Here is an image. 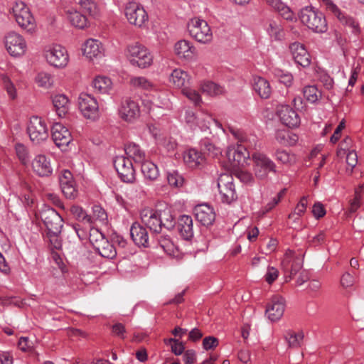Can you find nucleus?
<instances>
[{
    "mask_svg": "<svg viewBox=\"0 0 364 364\" xmlns=\"http://www.w3.org/2000/svg\"><path fill=\"white\" fill-rule=\"evenodd\" d=\"M165 343L166 345L170 346L171 351L175 355H180L182 354V342L174 338H170L168 340H165Z\"/></svg>",
    "mask_w": 364,
    "mask_h": 364,
    "instance_id": "680f3d73",
    "label": "nucleus"
},
{
    "mask_svg": "<svg viewBox=\"0 0 364 364\" xmlns=\"http://www.w3.org/2000/svg\"><path fill=\"white\" fill-rule=\"evenodd\" d=\"M321 2L322 5L326 9V10L332 13L341 22L350 25L354 28H357L358 25L353 21L352 18L345 16V15L341 11V10L332 0H321Z\"/></svg>",
    "mask_w": 364,
    "mask_h": 364,
    "instance_id": "cd10ccee",
    "label": "nucleus"
},
{
    "mask_svg": "<svg viewBox=\"0 0 364 364\" xmlns=\"http://www.w3.org/2000/svg\"><path fill=\"white\" fill-rule=\"evenodd\" d=\"M60 232H55V231H48L45 240L48 241L50 247L54 249H60L61 247V240L60 239Z\"/></svg>",
    "mask_w": 364,
    "mask_h": 364,
    "instance_id": "6e6d98bb",
    "label": "nucleus"
},
{
    "mask_svg": "<svg viewBox=\"0 0 364 364\" xmlns=\"http://www.w3.org/2000/svg\"><path fill=\"white\" fill-rule=\"evenodd\" d=\"M35 82L38 87L43 89H49L53 85L54 77L48 72L41 71L36 75Z\"/></svg>",
    "mask_w": 364,
    "mask_h": 364,
    "instance_id": "37998d69",
    "label": "nucleus"
},
{
    "mask_svg": "<svg viewBox=\"0 0 364 364\" xmlns=\"http://www.w3.org/2000/svg\"><path fill=\"white\" fill-rule=\"evenodd\" d=\"M275 139L281 145L294 146L298 141V136L286 129H278L275 133Z\"/></svg>",
    "mask_w": 364,
    "mask_h": 364,
    "instance_id": "72a5a7b5",
    "label": "nucleus"
},
{
    "mask_svg": "<svg viewBox=\"0 0 364 364\" xmlns=\"http://www.w3.org/2000/svg\"><path fill=\"white\" fill-rule=\"evenodd\" d=\"M285 310V300L283 297L273 296L270 303L267 307L266 314L272 321H279L283 316Z\"/></svg>",
    "mask_w": 364,
    "mask_h": 364,
    "instance_id": "b1692460",
    "label": "nucleus"
},
{
    "mask_svg": "<svg viewBox=\"0 0 364 364\" xmlns=\"http://www.w3.org/2000/svg\"><path fill=\"white\" fill-rule=\"evenodd\" d=\"M273 6L279 14L286 20L293 21L296 16L291 9L280 0H273Z\"/></svg>",
    "mask_w": 364,
    "mask_h": 364,
    "instance_id": "c03bdc74",
    "label": "nucleus"
},
{
    "mask_svg": "<svg viewBox=\"0 0 364 364\" xmlns=\"http://www.w3.org/2000/svg\"><path fill=\"white\" fill-rule=\"evenodd\" d=\"M202 92L209 96L216 97L225 92V88L219 84L213 81L204 80L200 82Z\"/></svg>",
    "mask_w": 364,
    "mask_h": 364,
    "instance_id": "e433bc0d",
    "label": "nucleus"
},
{
    "mask_svg": "<svg viewBox=\"0 0 364 364\" xmlns=\"http://www.w3.org/2000/svg\"><path fill=\"white\" fill-rule=\"evenodd\" d=\"M307 205V198L306 196L302 197L294 208V210L289 214V218H292L294 220H298L299 217L305 213Z\"/></svg>",
    "mask_w": 364,
    "mask_h": 364,
    "instance_id": "603ef678",
    "label": "nucleus"
},
{
    "mask_svg": "<svg viewBox=\"0 0 364 364\" xmlns=\"http://www.w3.org/2000/svg\"><path fill=\"white\" fill-rule=\"evenodd\" d=\"M304 97L310 103L317 102L321 97V92L315 85H307L302 90Z\"/></svg>",
    "mask_w": 364,
    "mask_h": 364,
    "instance_id": "49530a36",
    "label": "nucleus"
},
{
    "mask_svg": "<svg viewBox=\"0 0 364 364\" xmlns=\"http://www.w3.org/2000/svg\"><path fill=\"white\" fill-rule=\"evenodd\" d=\"M197 220L203 225L208 226L215 220V213L213 207L207 203L198 205L194 208Z\"/></svg>",
    "mask_w": 364,
    "mask_h": 364,
    "instance_id": "393cba45",
    "label": "nucleus"
},
{
    "mask_svg": "<svg viewBox=\"0 0 364 364\" xmlns=\"http://www.w3.org/2000/svg\"><path fill=\"white\" fill-rule=\"evenodd\" d=\"M303 262L301 254L296 255L294 251L287 250L282 261V267L285 273L291 276L296 274L302 267Z\"/></svg>",
    "mask_w": 364,
    "mask_h": 364,
    "instance_id": "aec40b11",
    "label": "nucleus"
},
{
    "mask_svg": "<svg viewBox=\"0 0 364 364\" xmlns=\"http://www.w3.org/2000/svg\"><path fill=\"white\" fill-rule=\"evenodd\" d=\"M31 141L40 144L48 138V128L43 119L38 116H33L30 118L27 127Z\"/></svg>",
    "mask_w": 364,
    "mask_h": 364,
    "instance_id": "1a4fd4ad",
    "label": "nucleus"
},
{
    "mask_svg": "<svg viewBox=\"0 0 364 364\" xmlns=\"http://www.w3.org/2000/svg\"><path fill=\"white\" fill-rule=\"evenodd\" d=\"M82 50L83 55L92 61L99 60L105 55V48L102 43L94 38L87 40L82 45Z\"/></svg>",
    "mask_w": 364,
    "mask_h": 364,
    "instance_id": "6ab92c4d",
    "label": "nucleus"
},
{
    "mask_svg": "<svg viewBox=\"0 0 364 364\" xmlns=\"http://www.w3.org/2000/svg\"><path fill=\"white\" fill-rule=\"evenodd\" d=\"M43 56L50 65L58 68H65L69 60L67 50L59 44L46 46L43 48Z\"/></svg>",
    "mask_w": 364,
    "mask_h": 364,
    "instance_id": "423d86ee",
    "label": "nucleus"
},
{
    "mask_svg": "<svg viewBox=\"0 0 364 364\" xmlns=\"http://www.w3.org/2000/svg\"><path fill=\"white\" fill-rule=\"evenodd\" d=\"M187 29L191 37L202 43L211 41L213 33L208 23L198 18L191 19L187 24Z\"/></svg>",
    "mask_w": 364,
    "mask_h": 364,
    "instance_id": "0eeeda50",
    "label": "nucleus"
},
{
    "mask_svg": "<svg viewBox=\"0 0 364 364\" xmlns=\"http://www.w3.org/2000/svg\"><path fill=\"white\" fill-rule=\"evenodd\" d=\"M218 188L223 203L230 204L237 199L233 178L231 175L228 173L221 174L218 180Z\"/></svg>",
    "mask_w": 364,
    "mask_h": 364,
    "instance_id": "9d476101",
    "label": "nucleus"
},
{
    "mask_svg": "<svg viewBox=\"0 0 364 364\" xmlns=\"http://www.w3.org/2000/svg\"><path fill=\"white\" fill-rule=\"evenodd\" d=\"M159 242L161 247L167 255H170L173 258H176V259H181L182 252L179 245L176 244L172 240L164 238Z\"/></svg>",
    "mask_w": 364,
    "mask_h": 364,
    "instance_id": "4c0bfd02",
    "label": "nucleus"
},
{
    "mask_svg": "<svg viewBox=\"0 0 364 364\" xmlns=\"http://www.w3.org/2000/svg\"><path fill=\"white\" fill-rule=\"evenodd\" d=\"M279 276V271L274 267H268L267 272L264 275L265 281L271 284Z\"/></svg>",
    "mask_w": 364,
    "mask_h": 364,
    "instance_id": "774afa93",
    "label": "nucleus"
},
{
    "mask_svg": "<svg viewBox=\"0 0 364 364\" xmlns=\"http://www.w3.org/2000/svg\"><path fill=\"white\" fill-rule=\"evenodd\" d=\"M185 46L187 49L183 50V59L188 62H195L198 58V50L193 46H191L190 43L186 41H183Z\"/></svg>",
    "mask_w": 364,
    "mask_h": 364,
    "instance_id": "4d7b16f0",
    "label": "nucleus"
},
{
    "mask_svg": "<svg viewBox=\"0 0 364 364\" xmlns=\"http://www.w3.org/2000/svg\"><path fill=\"white\" fill-rule=\"evenodd\" d=\"M15 151L18 159L22 164L28 165L31 162L29 151L24 144H16Z\"/></svg>",
    "mask_w": 364,
    "mask_h": 364,
    "instance_id": "8fccbe9b",
    "label": "nucleus"
},
{
    "mask_svg": "<svg viewBox=\"0 0 364 364\" xmlns=\"http://www.w3.org/2000/svg\"><path fill=\"white\" fill-rule=\"evenodd\" d=\"M14 199L19 202L20 208L23 210L33 203V198L30 193H25L21 196L15 195Z\"/></svg>",
    "mask_w": 364,
    "mask_h": 364,
    "instance_id": "052dcab7",
    "label": "nucleus"
},
{
    "mask_svg": "<svg viewBox=\"0 0 364 364\" xmlns=\"http://www.w3.org/2000/svg\"><path fill=\"white\" fill-rule=\"evenodd\" d=\"M79 109L86 119L95 121L100 114L97 100L90 94L81 93L78 97Z\"/></svg>",
    "mask_w": 364,
    "mask_h": 364,
    "instance_id": "9b49d317",
    "label": "nucleus"
},
{
    "mask_svg": "<svg viewBox=\"0 0 364 364\" xmlns=\"http://www.w3.org/2000/svg\"><path fill=\"white\" fill-rule=\"evenodd\" d=\"M118 113L120 118L124 121L134 122L140 116V108L136 101L130 98H126L121 102L118 108Z\"/></svg>",
    "mask_w": 364,
    "mask_h": 364,
    "instance_id": "2eb2a0df",
    "label": "nucleus"
},
{
    "mask_svg": "<svg viewBox=\"0 0 364 364\" xmlns=\"http://www.w3.org/2000/svg\"><path fill=\"white\" fill-rule=\"evenodd\" d=\"M70 213L73 218L79 222L87 224L92 223V218L81 207L77 205L70 208Z\"/></svg>",
    "mask_w": 364,
    "mask_h": 364,
    "instance_id": "a18cd8bd",
    "label": "nucleus"
},
{
    "mask_svg": "<svg viewBox=\"0 0 364 364\" xmlns=\"http://www.w3.org/2000/svg\"><path fill=\"white\" fill-rule=\"evenodd\" d=\"M227 156L229 161H232L233 166H244L247 164L250 154L246 146L237 144L228 148Z\"/></svg>",
    "mask_w": 364,
    "mask_h": 364,
    "instance_id": "f3484780",
    "label": "nucleus"
},
{
    "mask_svg": "<svg viewBox=\"0 0 364 364\" xmlns=\"http://www.w3.org/2000/svg\"><path fill=\"white\" fill-rule=\"evenodd\" d=\"M279 81L284 84L286 87H291L293 84L294 77L291 73L289 72L284 73L283 71L279 72L277 74Z\"/></svg>",
    "mask_w": 364,
    "mask_h": 364,
    "instance_id": "69168bd1",
    "label": "nucleus"
},
{
    "mask_svg": "<svg viewBox=\"0 0 364 364\" xmlns=\"http://www.w3.org/2000/svg\"><path fill=\"white\" fill-rule=\"evenodd\" d=\"M169 80L176 87H181L182 86V70L174 69L169 77Z\"/></svg>",
    "mask_w": 364,
    "mask_h": 364,
    "instance_id": "e2e57ef3",
    "label": "nucleus"
},
{
    "mask_svg": "<svg viewBox=\"0 0 364 364\" xmlns=\"http://www.w3.org/2000/svg\"><path fill=\"white\" fill-rule=\"evenodd\" d=\"M5 46L8 53L14 57L22 56L27 50L26 40L16 32H10L5 36Z\"/></svg>",
    "mask_w": 364,
    "mask_h": 364,
    "instance_id": "ddd939ff",
    "label": "nucleus"
},
{
    "mask_svg": "<svg viewBox=\"0 0 364 364\" xmlns=\"http://www.w3.org/2000/svg\"><path fill=\"white\" fill-rule=\"evenodd\" d=\"M193 219L191 216L183 215V240L186 241V243H183V246H193L192 248H187L186 250L188 254L195 253L200 250L197 242L193 240Z\"/></svg>",
    "mask_w": 364,
    "mask_h": 364,
    "instance_id": "5701e85b",
    "label": "nucleus"
},
{
    "mask_svg": "<svg viewBox=\"0 0 364 364\" xmlns=\"http://www.w3.org/2000/svg\"><path fill=\"white\" fill-rule=\"evenodd\" d=\"M130 235L134 242L139 247H146L149 246L148 232L141 225L134 223L130 228Z\"/></svg>",
    "mask_w": 364,
    "mask_h": 364,
    "instance_id": "a878e982",
    "label": "nucleus"
},
{
    "mask_svg": "<svg viewBox=\"0 0 364 364\" xmlns=\"http://www.w3.org/2000/svg\"><path fill=\"white\" fill-rule=\"evenodd\" d=\"M304 333L302 331H294L292 330H287L284 333V338L291 348H299L303 342Z\"/></svg>",
    "mask_w": 364,
    "mask_h": 364,
    "instance_id": "c9c22d12",
    "label": "nucleus"
},
{
    "mask_svg": "<svg viewBox=\"0 0 364 364\" xmlns=\"http://www.w3.org/2000/svg\"><path fill=\"white\" fill-rule=\"evenodd\" d=\"M60 188L67 198H75L77 196V189L75 183L60 186Z\"/></svg>",
    "mask_w": 364,
    "mask_h": 364,
    "instance_id": "338daca9",
    "label": "nucleus"
},
{
    "mask_svg": "<svg viewBox=\"0 0 364 364\" xmlns=\"http://www.w3.org/2000/svg\"><path fill=\"white\" fill-rule=\"evenodd\" d=\"M254 90L262 99H267L272 94V87L267 80L259 76L253 78Z\"/></svg>",
    "mask_w": 364,
    "mask_h": 364,
    "instance_id": "c756f323",
    "label": "nucleus"
},
{
    "mask_svg": "<svg viewBox=\"0 0 364 364\" xmlns=\"http://www.w3.org/2000/svg\"><path fill=\"white\" fill-rule=\"evenodd\" d=\"M53 105L57 114L63 117L68 113L70 108V102L68 97L63 94H58L53 97Z\"/></svg>",
    "mask_w": 364,
    "mask_h": 364,
    "instance_id": "473e14b6",
    "label": "nucleus"
},
{
    "mask_svg": "<svg viewBox=\"0 0 364 364\" xmlns=\"http://www.w3.org/2000/svg\"><path fill=\"white\" fill-rule=\"evenodd\" d=\"M143 103L149 109H151V105L156 107H162L167 105V99L164 92H163L158 87V92H149L146 95L143 99Z\"/></svg>",
    "mask_w": 364,
    "mask_h": 364,
    "instance_id": "bb28decb",
    "label": "nucleus"
},
{
    "mask_svg": "<svg viewBox=\"0 0 364 364\" xmlns=\"http://www.w3.org/2000/svg\"><path fill=\"white\" fill-rule=\"evenodd\" d=\"M183 95H186L195 105H199L202 102V98L200 94L195 90H183Z\"/></svg>",
    "mask_w": 364,
    "mask_h": 364,
    "instance_id": "bf43d9fd",
    "label": "nucleus"
},
{
    "mask_svg": "<svg viewBox=\"0 0 364 364\" xmlns=\"http://www.w3.org/2000/svg\"><path fill=\"white\" fill-rule=\"evenodd\" d=\"M60 186L75 183L72 173L67 169L63 170L59 176Z\"/></svg>",
    "mask_w": 364,
    "mask_h": 364,
    "instance_id": "0e129e2a",
    "label": "nucleus"
},
{
    "mask_svg": "<svg viewBox=\"0 0 364 364\" xmlns=\"http://www.w3.org/2000/svg\"><path fill=\"white\" fill-rule=\"evenodd\" d=\"M12 14L21 28L31 33L35 31L36 20L30 9L24 2L16 1L12 6Z\"/></svg>",
    "mask_w": 364,
    "mask_h": 364,
    "instance_id": "20e7f679",
    "label": "nucleus"
},
{
    "mask_svg": "<svg viewBox=\"0 0 364 364\" xmlns=\"http://www.w3.org/2000/svg\"><path fill=\"white\" fill-rule=\"evenodd\" d=\"M141 223L154 233H159L163 227L169 229L174 226L171 209L145 208L140 211Z\"/></svg>",
    "mask_w": 364,
    "mask_h": 364,
    "instance_id": "f257e3e1",
    "label": "nucleus"
},
{
    "mask_svg": "<svg viewBox=\"0 0 364 364\" xmlns=\"http://www.w3.org/2000/svg\"><path fill=\"white\" fill-rule=\"evenodd\" d=\"M51 136L55 144L62 150H65L72 141L70 132L60 123H55L53 125Z\"/></svg>",
    "mask_w": 364,
    "mask_h": 364,
    "instance_id": "a211bd4d",
    "label": "nucleus"
},
{
    "mask_svg": "<svg viewBox=\"0 0 364 364\" xmlns=\"http://www.w3.org/2000/svg\"><path fill=\"white\" fill-rule=\"evenodd\" d=\"M106 237L97 228H91L90 230L89 240L95 249Z\"/></svg>",
    "mask_w": 364,
    "mask_h": 364,
    "instance_id": "864d4df0",
    "label": "nucleus"
},
{
    "mask_svg": "<svg viewBox=\"0 0 364 364\" xmlns=\"http://www.w3.org/2000/svg\"><path fill=\"white\" fill-rule=\"evenodd\" d=\"M78 5L85 15L95 17L98 14V8L92 0H79Z\"/></svg>",
    "mask_w": 364,
    "mask_h": 364,
    "instance_id": "de8ad7c7",
    "label": "nucleus"
},
{
    "mask_svg": "<svg viewBox=\"0 0 364 364\" xmlns=\"http://www.w3.org/2000/svg\"><path fill=\"white\" fill-rule=\"evenodd\" d=\"M31 164L33 172L41 177L49 176L53 173L50 159L44 154L36 155Z\"/></svg>",
    "mask_w": 364,
    "mask_h": 364,
    "instance_id": "412c9836",
    "label": "nucleus"
},
{
    "mask_svg": "<svg viewBox=\"0 0 364 364\" xmlns=\"http://www.w3.org/2000/svg\"><path fill=\"white\" fill-rule=\"evenodd\" d=\"M141 171L146 183L156 181L159 176L158 166L150 161H144L141 164Z\"/></svg>",
    "mask_w": 364,
    "mask_h": 364,
    "instance_id": "2f4dec72",
    "label": "nucleus"
},
{
    "mask_svg": "<svg viewBox=\"0 0 364 364\" xmlns=\"http://www.w3.org/2000/svg\"><path fill=\"white\" fill-rule=\"evenodd\" d=\"M301 22L314 33H323L328 30L324 14L312 6L302 8L299 13Z\"/></svg>",
    "mask_w": 364,
    "mask_h": 364,
    "instance_id": "f03ea898",
    "label": "nucleus"
},
{
    "mask_svg": "<svg viewBox=\"0 0 364 364\" xmlns=\"http://www.w3.org/2000/svg\"><path fill=\"white\" fill-rule=\"evenodd\" d=\"M93 210V217L92 222L94 220H98L102 224H106L107 221V215L105 210L99 205H95L92 208Z\"/></svg>",
    "mask_w": 364,
    "mask_h": 364,
    "instance_id": "13d9d810",
    "label": "nucleus"
},
{
    "mask_svg": "<svg viewBox=\"0 0 364 364\" xmlns=\"http://www.w3.org/2000/svg\"><path fill=\"white\" fill-rule=\"evenodd\" d=\"M92 87L94 90L100 94L109 95L112 90V82L108 77L99 75L92 81Z\"/></svg>",
    "mask_w": 364,
    "mask_h": 364,
    "instance_id": "7c9ffc66",
    "label": "nucleus"
},
{
    "mask_svg": "<svg viewBox=\"0 0 364 364\" xmlns=\"http://www.w3.org/2000/svg\"><path fill=\"white\" fill-rule=\"evenodd\" d=\"M253 172L255 177L259 180H265L269 173H277V165L267 154L255 151L251 156Z\"/></svg>",
    "mask_w": 364,
    "mask_h": 364,
    "instance_id": "7ed1b4c3",
    "label": "nucleus"
},
{
    "mask_svg": "<svg viewBox=\"0 0 364 364\" xmlns=\"http://www.w3.org/2000/svg\"><path fill=\"white\" fill-rule=\"evenodd\" d=\"M95 250L100 255L108 259H112L117 255L116 249L107 238L95 248Z\"/></svg>",
    "mask_w": 364,
    "mask_h": 364,
    "instance_id": "a19ab883",
    "label": "nucleus"
},
{
    "mask_svg": "<svg viewBox=\"0 0 364 364\" xmlns=\"http://www.w3.org/2000/svg\"><path fill=\"white\" fill-rule=\"evenodd\" d=\"M276 114L282 124L290 128L299 126L301 119L297 112L288 105H279Z\"/></svg>",
    "mask_w": 364,
    "mask_h": 364,
    "instance_id": "dca6fc26",
    "label": "nucleus"
},
{
    "mask_svg": "<svg viewBox=\"0 0 364 364\" xmlns=\"http://www.w3.org/2000/svg\"><path fill=\"white\" fill-rule=\"evenodd\" d=\"M127 158L132 159L136 163L141 164L146 161L145 152L135 143H129L125 146Z\"/></svg>",
    "mask_w": 364,
    "mask_h": 364,
    "instance_id": "f704fd0d",
    "label": "nucleus"
},
{
    "mask_svg": "<svg viewBox=\"0 0 364 364\" xmlns=\"http://www.w3.org/2000/svg\"><path fill=\"white\" fill-rule=\"evenodd\" d=\"M130 85L136 88L145 92H158V86L150 80L144 76H133L130 78Z\"/></svg>",
    "mask_w": 364,
    "mask_h": 364,
    "instance_id": "c85d7f7f",
    "label": "nucleus"
},
{
    "mask_svg": "<svg viewBox=\"0 0 364 364\" xmlns=\"http://www.w3.org/2000/svg\"><path fill=\"white\" fill-rule=\"evenodd\" d=\"M203 161L200 152L195 149H190L183 155V161L191 168L197 167Z\"/></svg>",
    "mask_w": 364,
    "mask_h": 364,
    "instance_id": "ea45409f",
    "label": "nucleus"
},
{
    "mask_svg": "<svg viewBox=\"0 0 364 364\" xmlns=\"http://www.w3.org/2000/svg\"><path fill=\"white\" fill-rule=\"evenodd\" d=\"M168 184L173 188H179L182 186V176L176 170L168 171L166 173Z\"/></svg>",
    "mask_w": 364,
    "mask_h": 364,
    "instance_id": "5fc2aeb1",
    "label": "nucleus"
},
{
    "mask_svg": "<svg viewBox=\"0 0 364 364\" xmlns=\"http://www.w3.org/2000/svg\"><path fill=\"white\" fill-rule=\"evenodd\" d=\"M273 156L277 161L287 166H291L296 161V155L286 150L277 149Z\"/></svg>",
    "mask_w": 364,
    "mask_h": 364,
    "instance_id": "79ce46f5",
    "label": "nucleus"
},
{
    "mask_svg": "<svg viewBox=\"0 0 364 364\" xmlns=\"http://www.w3.org/2000/svg\"><path fill=\"white\" fill-rule=\"evenodd\" d=\"M124 15L130 24L141 28L146 27L149 16L141 5L134 1L127 3Z\"/></svg>",
    "mask_w": 364,
    "mask_h": 364,
    "instance_id": "6e6552de",
    "label": "nucleus"
},
{
    "mask_svg": "<svg viewBox=\"0 0 364 364\" xmlns=\"http://www.w3.org/2000/svg\"><path fill=\"white\" fill-rule=\"evenodd\" d=\"M70 23L79 28H85L87 25V19L85 14H82L75 9H68L66 11Z\"/></svg>",
    "mask_w": 364,
    "mask_h": 364,
    "instance_id": "58836bf2",
    "label": "nucleus"
},
{
    "mask_svg": "<svg viewBox=\"0 0 364 364\" xmlns=\"http://www.w3.org/2000/svg\"><path fill=\"white\" fill-rule=\"evenodd\" d=\"M266 30L269 36L276 41L281 40L283 38V29L281 25L275 21H270Z\"/></svg>",
    "mask_w": 364,
    "mask_h": 364,
    "instance_id": "09e8293b",
    "label": "nucleus"
},
{
    "mask_svg": "<svg viewBox=\"0 0 364 364\" xmlns=\"http://www.w3.org/2000/svg\"><path fill=\"white\" fill-rule=\"evenodd\" d=\"M114 166L123 182L131 183L134 181L135 170L132 159L124 156H117L114 160Z\"/></svg>",
    "mask_w": 364,
    "mask_h": 364,
    "instance_id": "f8f14e48",
    "label": "nucleus"
},
{
    "mask_svg": "<svg viewBox=\"0 0 364 364\" xmlns=\"http://www.w3.org/2000/svg\"><path fill=\"white\" fill-rule=\"evenodd\" d=\"M289 49L296 63L303 68L310 65L311 57L303 44L294 42L289 45Z\"/></svg>",
    "mask_w": 364,
    "mask_h": 364,
    "instance_id": "4be33fe9",
    "label": "nucleus"
},
{
    "mask_svg": "<svg viewBox=\"0 0 364 364\" xmlns=\"http://www.w3.org/2000/svg\"><path fill=\"white\" fill-rule=\"evenodd\" d=\"M1 78L4 88L6 91L9 97L12 100L16 99L17 97L16 88L10 77L6 75L3 74L1 75Z\"/></svg>",
    "mask_w": 364,
    "mask_h": 364,
    "instance_id": "3c124183",
    "label": "nucleus"
},
{
    "mask_svg": "<svg viewBox=\"0 0 364 364\" xmlns=\"http://www.w3.org/2000/svg\"><path fill=\"white\" fill-rule=\"evenodd\" d=\"M41 218L47 230L61 232L63 227L62 216L53 208L46 207L41 211Z\"/></svg>",
    "mask_w": 364,
    "mask_h": 364,
    "instance_id": "4468645a",
    "label": "nucleus"
},
{
    "mask_svg": "<svg viewBox=\"0 0 364 364\" xmlns=\"http://www.w3.org/2000/svg\"><path fill=\"white\" fill-rule=\"evenodd\" d=\"M127 56L132 65L140 68L149 67L153 63V56L149 49L139 43L127 47Z\"/></svg>",
    "mask_w": 364,
    "mask_h": 364,
    "instance_id": "39448f33",
    "label": "nucleus"
}]
</instances>
